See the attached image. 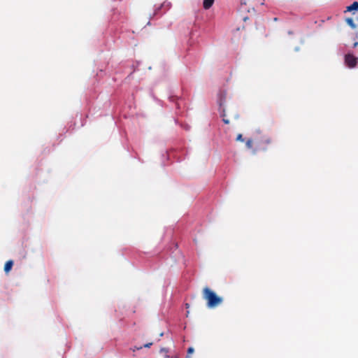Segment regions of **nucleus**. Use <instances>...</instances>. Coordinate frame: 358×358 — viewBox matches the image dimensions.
<instances>
[{
    "label": "nucleus",
    "mask_w": 358,
    "mask_h": 358,
    "mask_svg": "<svg viewBox=\"0 0 358 358\" xmlns=\"http://www.w3.org/2000/svg\"><path fill=\"white\" fill-rule=\"evenodd\" d=\"M271 143V139L268 136H263L260 138H255L254 140L248 138L245 142L246 148L252 150L253 154L258 151H266L268 145Z\"/></svg>",
    "instance_id": "1"
},
{
    "label": "nucleus",
    "mask_w": 358,
    "mask_h": 358,
    "mask_svg": "<svg viewBox=\"0 0 358 358\" xmlns=\"http://www.w3.org/2000/svg\"><path fill=\"white\" fill-rule=\"evenodd\" d=\"M203 298L207 301V306L210 308L217 307L222 302V299L208 287L203 289Z\"/></svg>",
    "instance_id": "2"
},
{
    "label": "nucleus",
    "mask_w": 358,
    "mask_h": 358,
    "mask_svg": "<svg viewBox=\"0 0 358 358\" xmlns=\"http://www.w3.org/2000/svg\"><path fill=\"white\" fill-rule=\"evenodd\" d=\"M358 62V58L354 55L348 53L345 55V64L349 68H354L356 66Z\"/></svg>",
    "instance_id": "3"
},
{
    "label": "nucleus",
    "mask_w": 358,
    "mask_h": 358,
    "mask_svg": "<svg viewBox=\"0 0 358 358\" xmlns=\"http://www.w3.org/2000/svg\"><path fill=\"white\" fill-rule=\"evenodd\" d=\"M13 266V262L12 260L7 261L4 265V271L8 273L11 270Z\"/></svg>",
    "instance_id": "4"
},
{
    "label": "nucleus",
    "mask_w": 358,
    "mask_h": 358,
    "mask_svg": "<svg viewBox=\"0 0 358 358\" xmlns=\"http://www.w3.org/2000/svg\"><path fill=\"white\" fill-rule=\"evenodd\" d=\"M215 0H203V6L205 9H209L213 4Z\"/></svg>",
    "instance_id": "5"
},
{
    "label": "nucleus",
    "mask_w": 358,
    "mask_h": 358,
    "mask_svg": "<svg viewBox=\"0 0 358 358\" xmlns=\"http://www.w3.org/2000/svg\"><path fill=\"white\" fill-rule=\"evenodd\" d=\"M358 9V2L355 1L352 4L347 7L346 11L357 10Z\"/></svg>",
    "instance_id": "6"
},
{
    "label": "nucleus",
    "mask_w": 358,
    "mask_h": 358,
    "mask_svg": "<svg viewBox=\"0 0 358 358\" xmlns=\"http://www.w3.org/2000/svg\"><path fill=\"white\" fill-rule=\"evenodd\" d=\"M345 22H347V24L351 27L352 29H355L356 28V25L354 23V21L352 18L350 17H348V18H346L345 20Z\"/></svg>",
    "instance_id": "7"
},
{
    "label": "nucleus",
    "mask_w": 358,
    "mask_h": 358,
    "mask_svg": "<svg viewBox=\"0 0 358 358\" xmlns=\"http://www.w3.org/2000/svg\"><path fill=\"white\" fill-rule=\"evenodd\" d=\"M194 349L192 347H189L187 349V354L186 358H191V355L192 353H194Z\"/></svg>",
    "instance_id": "8"
},
{
    "label": "nucleus",
    "mask_w": 358,
    "mask_h": 358,
    "mask_svg": "<svg viewBox=\"0 0 358 358\" xmlns=\"http://www.w3.org/2000/svg\"><path fill=\"white\" fill-rule=\"evenodd\" d=\"M221 116L222 117V121H223L225 124H229V120L225 117H226V115H225V113H224V110H223L222 113L221 114Z\"/></svg>",
    "instance_id": "9"
},
{
    "label": "nucleus",
    "mask_w": 358,
    "mask_h": 358,
    "mask_svg": "<svg viewBox=\"0 0 358 358\" xmlns=\"http://www.w3.org/2000/svg\"><path fill=\"white\" fill-rule=\"evenodd\" d=\"M160 352H161V353H164V357H165V358H169V356H168V355H167V354H168V352H169V350H168V349H167V348H162V349L160 350Z\"/></svg>",
    "instance_id": "10"
},
{
    "label": "nucleus",
    "mask_w": 358,
    "mask_h": 358,
    "mask_svg": "<svg viewBox=\"0 0 358 358\" xmlns=\"http://www.w3.org/2000/svg\"><path fill=\"white\" fill-rule=\"evenodd\" d=\"M236 141H241V142L244 141V138H243V135L241 134H238V136L236 137Z\"/></svg>",
    "instance_id": "11"
},
{
    "label": "nucleus",
    "mask_w": 358,
    "mask_h": 358,
    "mask_svg": "<svg viewBox=\"0 0 358 358\" xmlns=\"http://www.w3.org/2000/svg\"><path fill=\"white\" fill-rule=\"evenodd\" d=\"M152 343H146L144 345V348H150L152 345Z\"/></svg>",
    "instance_id": "12"
},
{
    "label": "nucleus",
    "mask_w": 358,
    "mask_h": 358,
    "mask_svg": "<svg viewBox=\"0 0 358 358\" xmlns=\"http://www.w3.org/2000/svg\"><path fill=\"white\" fill-rule=\"evenodd\" d=\"M358 45V42H355L353 44V47L356 48Z\"/></svg>",
    "instance_id": "13"
},
{
    "label": "nucleus",
    "mask_w": 358,
    "mask_h": 358,
    "mask_svg": "<svg viewBox=\"0 0 358 358\" xmlns=\"http://www.w3.org/2000/svg\"><path fill=\"white\" fill-rule=\"evenodd\" d=\"M273 20H274V21H277V20H278V18H277V17H275V18L273 19Z\"/></svg>",
    "instance_id": "14"
},
{
    "label": "nucleus",
    "mask_w": 358,
    "mask_h": 358,
    "mask_svg": "<svg viewBox=\"0 0 358 358\" xmlns=\"http://www.w3.org/2000/svg\"><path fill=\"white\" fill-rule=\"evenodd\" d=\"M186 307L188 308L189 307V304L188 303H186Z\"/></svg>",
    "instance_id": "15"
},
{
    "label": "nucleus",
    "mask_w": 358,
    "mask_h": 358,
    "mask_svg": "<svg viewBox=\"0 0 358 358\" xmlns=\"http://www.w3.org/2000/svg\"><path fill=\"white\" fill-rule=\"evenodd\" d=\"M143 347L138 348V350L142 349Z\"/></svg>",
    "instance_id": "16"
}]
</instances>
